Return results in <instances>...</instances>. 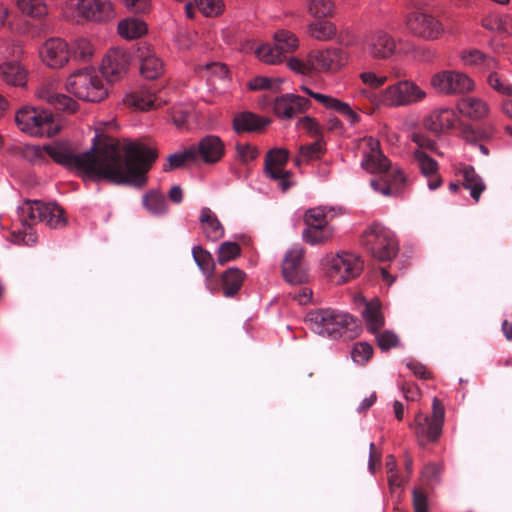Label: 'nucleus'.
I'll return each instance as SVG.
<instances>
[{
  "mask_svg": "<svg viewBox=\"0 0 512 512\" xmlns=\"http://www.w3.org/2000/svg\"><path fill=\"white\" fill-rule=\"evenodd\" d=\"M91 149L75 154L68 143L47 145L48 160L76 170L89 177L105 179L115 184H131L142 187L147 182V173L158 157L157 150L139 142L124 146L122 161L119 143L111 137H96Z\"/></svg>",
  "mask_w": 512,
  "mask_h": 512,
  "instance_id": "1",
  "label": "nucleus"
},
{
  "mask_svg": "<svg viewBox=\"0 0 512 512\" xmlns=\"http://www.w3.org/2000/svg\"><path fill=\"white\" fill-rule=\"evenodd\" d=\"M308 327L318 335L338 338L356 326L353 316L331 308L310 310L304 318Z\"/></svg>",
  "mask_w": 512,
  "mask_h": 512,
  "instance_id": "2",
  "label": "nucleus"
},
{
  "mask_svg": "<svg viewBox=\"0 0 512 512\" xmlns=\"http://www.w3.org/2000/svg\"><path fill=\"white\" fill-rule=\"evenodd\" d=\"M426 96L416 82L405 79L388 85L377 94H369L368 99L376 107L397 108L421 102Z\"/></svg>",
  "mask_w": 512,
  "mask_h": 512,
  "instance_id": "3",
  "label": "nucleus"
},
{
  "mask_svg": "<svg viewBox=\"0 0 512 512\" xmlns=\"http://www.w3.org/2000/svg\"><path fill=\"white\" fill-rule=\"evenodd\" d=\"M65 89L87 102H101L108 96V89L102 77L91 67L71 73L66 79Z\"/></svg>",
  "mask_w": 512,
  "mask_h": 512,
  "instance_id": "4",
  "label": "nucleus"
},
{
  "mask_svg": "<svg viewBox=\"0 0 512 512\" xmlns=\"http://www.w3.org/2000/svg\"><path fill=\"white\" fill-rule=\"evenodd\" d=\"M361 244L373 258L382 262L394 259L399 251L395 234L379 223H373L364 230Z\"/></svg>",
  "mask_w": 512,
  "mask_h": 512,
  "instance_id": "5",
  "label": "nucleus"
},
{
  "mask_svg": "<svg viewBox=\"0 0 512 512\" xmlns=\"http://www.w3.org/2000/svg\"><path fill=\"white\" fill-rule=\"evenodd\" d=\"M444 421V404L439 398L434 397L432 400L431 417L419 411L416 413L413 422L409 424V427L414 432L418 444L424 447L439 441L442 435Z\"/></svg>",
  "mask_w": 512,
  "mask_h": 512,
  "instance_id": "6",
  "label": "nucleus"
},
{
  "mask_svg": "<svg viewBox=\"0 0 512 512\" xmlns=\"http://www.w3.org/2000/svg\"><path fill=\"white\" fill-rule=\"evenodd\" d=\"M18 128L35 137H53L60 131V125L53 114L44 109L24 107L15 115Z\"/></svg>",
  "mask_w": 512,
  "mask_h": 512,
  "instance_id": "7",
  "label": "nucleus"
},
{
  "mask_svg": "<svg viewBox=\"0 0 512 512\" xmlns=\"http://www.w3.org/2000/svg\"><path fill=\"white\" fill-rule=\"evenodd\" d=\"M325 265L329 277L338 283H346L357 278L364 269L361 256L349 251L327 255Z\"/></svg>",
  "mask_w": 512,
  "mask_h": 512,
  "instance_id": "8",
  "label": "nucleus"
},
{
  "mask_svg": "<svg viewBox=\"0 0 512 512\" xmlns=\"http://www.w3.org/2000/svg\"><path fill=\"white\" fill-rule=\"evenodd\" d=\"M430 85L437 93L447 96L466 95L476 88L475 81L458 70H442L433 74Z\"/></svg>",
  "mask_w": 512,
  "mask_h": 512,
  "instance_id": "9",
  "label": "nucleus"
},
{
  "mask_svg": "<svg viewBox=\"0 0 512 512\" xmlns=\"http://www.w3.org/2000/svg\"><path fill=\"white\" fill-rule=\"evenodd\" d=\"M361 48L369 58L376 61H387L398 52L396 38L382 28L366 32L361 41Z\"/></svg>",
  "mask_w": 512,
  "mask_h": 512,
  "instance_id": "10",
  "label": "nucleus"
},
{
  "mask_svg": "<svg viewBox=\"0 0 512 512\" xmlns=\"http://www.w3.org/2000/svg\"><path fill=\"white\" fill-rule=\"evenodd\" d=\"M289 158V150L279 147L268 150L264 157V175L269 180L277 182L283 192L288 191L294 185L293 173L286 169Z\"/></svg>",
  "mask_w": 512,
  "mask_h": 512,
  "instance_id": "11",
  "label": "nucleus"
},
{
  "mask_svg": "<svg viewBox=\"0 0 512 512\" xmlns=\"http://www.w3.org/2000/svg\"><path fill=\"white\" fill-rule=\"evenodd\" d=\"M310 60L315 73L335 75L348 65L350 55L341 47L328 46L311 50Z\"/></svg>",
  "mask_w": 512,
  "mask_h": 512,
  "instance_id": "12",
  "label": "nucleus"
},
{
  "mask_svg": "<svg viewBox=\"0 0 512 512\" xmlns=\"http://www.w3.org/2000/svg\"><path fill=\"white\" fill-rule=\"evenodd\" d=\"M406 26L416 37L427 41L440 39L445 28L442 22L435 16L421 11H413L407 15Z\"/></svg>",
  "mask_w": 512,
  "mask_h": 512,
  "instance_id": "13",
  "label": "nucleus"
},
{
  "mask_svg": "<svg viewBox=\"0 0 512 512\" xmlns=\"http://www.w3.org/2000/svg\"><path fill=\"white\" fill-rule=\"evenodd\" d=\"M361 166L371 174H382L391 169V161L383 154L378 139L366 136L360 140Z\"/></svg>",
  "mask_w": 512,
  "mask_h": 512,
  "instance_id": "14",
  "label": "nucleus"
},
{
  "mask_svg": "<svg viewBox=\"0 0 512 512\" xmlns=\"http://www.w3.org/2000/svg\"><path fill=\"white\" fill-rule=\"evenodd\" d=\"M39 57L48 68L61 69L70 61L71 48L64 39L50 37L40 46Z\"/></svg>",
  "mask_w": 512,
  "mask_h": 512,
  "instance_id": "15",
  "label": "nucleus"
},
{
  "mask_svg": "<svg viewBox=\"0 0 512 512\" xmlns=\"http://www.w3.org/2000/svg\"><path fill=\"white\" fill-rule=\"evenodd\" d=\"M129 66V54L122 48H111L104 55L100 70L107 81L118 82L127 75Z\"/></svg>",
  "mask_w": 512,
  "mask_h": 512,
  "instance_id": "16",
  "label": "nucleus"
},
{
  "mask_svg": "<svg viewBox=\"0 0 512 512\" xmlns=\"http://www.w3.org/2000/svg\"><path fill=\"white\" fill-rule=\"evenodd\" d=\"M305 249L301 246L288 250L282 261V275L292 285H300L308 280L304 265Z\"/></svg>",
  "mask_w": 512,
  "mask_h": 512,
  "instance_id": "17",
  "label": "nucleus"
},
{
  "mask_svg": "<svg viewBox=\"0 0 512 512\" xmlns=\"http://www.w3.org/2000/svg\"><path fill=\"white\" fill-rule=\"evenodd\" d=\"M383 177L371 180L372 188L388 197L401 195L407 187V177L403 170L398 167H392Z\"/></svg>",
  "mask_w": 512,
  "mask_h": 512,
  "instance_id": "18",
  "label": "nucleus"
},
{
  "mask_svg": "<svg viewBox=\"0 0 512 512\" xmlns=\"http://www.w3.org/2000/svg\"><path fill=\"white\" fill-rule=\"evenodd\" d=\"M311 102L300 95L288 93L277 97L274 101L273 110L280 119L290 120L299 114L309 110Z\"/></svg>",
  "mask_w": 512,
  "mask_h": 512,
  "instance_id": "19",
  "label": "nucleus"
},
{
  "mask_svg": "<svg viewBox=\"0 0 512 512\" xmlns=\"http://www.w3.org/2000/svg\"><path fill=\"white\" fill-rule=\"evenodd\" d=\"M192 146L196 153V161L208 165L220 162L226 151L224 142L216 135H207Z\"/></svg>",
  "mask_w": 512,
  "mask_h": 512,
  "instance_id": "20",
  "label": "nucleus"
},
{
  "mask_svg": "<svg viewBox=\"0 0 512 512\" xmlns=\"http://www.w3.org/2000/svg\"><path fill=\"white\" fill-rule=\"evenodd\" d=\"M300 89L323 105L326 109L334 110L346 118L350 126H356L361 121V116L351 105L330 95L312 91L307 86H301Z\"/></svg>",
  "mask_w": 512,
  "mask_h": 512,
  "instance_id": "21",
  "label": "nucleus"
},
{
  "mask_svg": "<svg viewBox=\"0 0 512 512\" xmlns=\"http://www.w3.org/2000/svg\"><path fill=\"white\" fill-rule=\"evenodd\" d=\"M460 118L456 111L449 107L432 110L424 119L423 126L436 134L448 132L456 127Z\"/></svg>",
  "mask_w": 512,
  "mask_h": 512,
  "instance_id": "22",
  "label": "nucleus"
},
{
  "mask_svg": "<svg viewBox=\"0 0 512 512\" xmlns=\"http://www.w3.org/2000/svg\"><path fill=\"white\" fill-rule=\"evenodd\" d=\"M77 10L88 21L106 22L115 18L114 5L110 0H80Z\"/></svg>",
  "mask_w": 512,
  "mask_h": 512,
  "instance_id": "23",
  "label": "nucleus"
},
{
  "mask_svg": "<svg viewBox=\"0 0 512 512\" xmlns=\"http://www.w3.org/2000/svg\"><path fill=\"white\" fill-rule=\"evenodd\" d=\"M123 101L128 107L139 111L158 109L167 103L166 100L157 97L154 91L146 86L139 87L127 93Z\"/></svg>",
  "mask_w": 512,
  "mask_h": 512,
  "instance_id": "24",
  "label": "nucleus"
},
{
  "mask_svg": "<svg viewBox=\"0 0 512 512\" xmlns=\"http://www.w3.org/2000/svg\"><path fill=\"white\" fill-rule=\"evenodd\" d=\"M413 158L421 174L426 178L429 189L439 188L443 184V179L439 173L438 162L420 149L413 152Z\"/></svg>",
  "mask_w": 512,
  "mask_h": 512,
  "instance_id": "25",
  "label": "nucleus"
},
{
  "mask_svg": "<svg viewBox=\"0 0 512 512\" xmlns=\"http://www.w3.org/2000/svg\"><path fill=\"white\" fill-rule=\"evenodd\" d=\"M138 52L142 76L154 80L163 75L164 63L149 45H143L138 49Z\"/></svg>",
  "mask_w": 512,
  "mask_h": 512,
  "instance_id": "26",
  "label": "nucleus"
},
{
  "mask_svg": "<svg viewBox=\"0 0 512 512\" xmlns=\"http://www.w3.org/2000/svg\"><path fill=\"white\" fill-rule=\"evenodd\" d=\"M27 68L17 60H8L0 63V79L6 85L25 87L28 82Z\"/></svg>",
  "mask_w": 512,
  "mask_h": 512,
  "instance_id": "27",
  "label": "nucleus"
},
{
  "mask_svg": "<svg viewBox=\"0 0 512 512\" xmlns=\"http://www.w3.org/2000/svg\"><path fill=\"white\" fill-rule=\"evenodd\" d=\"M456 109L462 116L471 120H482L490 114L489 104L484 99L474 96L459 99Z\"/></svg>",
  "mask_w": 512,
  "mask_h": 512,
  "instance_id": "28",
  "label": "nucleus"
},
{
  "mask_svg": "<svg viewBox=\"0 0 512 512\" xmlns=\"http://www.w3.org/2000/svg\"><path fill=\"white\" fill-rule=\"evenodd\" d=\"M456 176L463 177V187L470 191L471 197L475 202H478L482 192L486 186L481 177L475 172V169L464 163H459L453 166Z\"/></svg>",
  "mask_w": 512,
  "mask_h": 512,
  "instance_id": "29",
  "label": "nucleus"
},
{
  "mask_svg": "<svg viewBox=\"0 0 512 512\" xmlns=\"http://www.w3.org/2000/svg\"><path fill=\"white\" fill-rule=\"evenodd\" d=\"M267 118L261 117L255 113L244 111L236 113L232 119V127L238 134L258 132L264 129L268 124Z\"/></svg>",
  "mask_w": 512,
  "mask_h": 512,
  "instance_id": "30",
  "label": "nucleus"
},
{
  "mask_svg": "<svg viewBox=\"0 0 512 512\" xmlns=\"http://www.w3.org/2000/svg\"><path fill=\"white\" fill-rule=\"evenodd\" d=\"M192 256L197 266L205 276L206 287L211 292L217 291V285H212V279L216 269V264L212 254L201 246H194L192 249Z\"/></svg>",
  "mask_w": 512,
  "mask_h": 512,
  "instance_id": "31",
  "label": "nucleus"
},
{
  "mask_svg": "<svg viewBox=\"0 0 512 512\" xmlns=\"http://www.w3.org/2000/svg\"><path fill=\"white\" fill-rule=\"evenodd\" d=\"M459 59L466 67L477 68L483 71L497 67V61L478 49H465L460 52Z\"/></svg>",
  "mask_w": 512,
  "mask_h": 512,
  "instance_id": "32",
  "label": "nucleus"
},
{
  "mask_svg": "<svg viewBox=\"0 0 512 512\" xmlns=\"http://www.w3.org/2000/svg\"><path fill=\"white\" fill-rule=\"evenodd\" d=\"M338 30L334 22L325 19H317L307 24L306 34L311 39L319 42L333 41Z\"/></svg>",
  "mask_w": 512,
  "mask_h": 512,
  "instance_id": "33",
  "label": "nucleus"
},
{
  "mask_svg": "<svg viewBox=\"0 0 512 512\" xmlns=\"http://www.w3.org/2000/svg\"><path fill=\"white\" fill-rule=\"evenodd\" d=\"M220 279L223 295L230 298L236 296L241 290L246 279V273L237 267H231L221 274Z\"/></svg>",
  "mask_w": 512,
  "mask_h": 512,
  "instance_id": "34",
  "label": "nucleus"
},
{
  "mask_svg": "<svg viewBox=\"0 0 512 512\" xmlns=\"http://www.w3.org/2000/svg\"><path fill=\"white\" fill-rule=\"evenodd\" d=\"M335 228L329 223L305 226L302 239L310 245H323L333 240Z\"/></svg>",
  "mask_w": 512,
  "mask_h": 512,
  "instance_id": "35",
  "label": "nucleus"
},
{
  "mask_svg": "<svg viewBox=\"0 0 512 512\" xmlns=\"http://www.w3.org/2000/svg\"><path fill=\"white\" fill-rule=\"evenodd\" d=\"M17 10L25 17L42 21L49 15V6L45 0H16Z\"/></svg>",
  "mask_w": 512,
  "mask_h": 512,
  "instance_id": "36",
  "label": "nucleus"
},
{
  "mask_svg": "<svg viewBox=\"0 0 512 512\" xmlns=\"http://www.w3.org/2000/svg\"><path fill=\"white\" fill-rule=\"evenodd\" d=\"M201 228L210 241H217L224 235V228L216 215L209 209L203 208L200 214Z\"/></svg>",
  "mask_w": 512,
  "mask_h": 512,
  "instance_id": "37",
  "label": "nucleus"
},
{
  "mask_svg": "<svg viewBox=\"0 0 512 512\" xmlns=\"http://www.w3.org/2000/svg\"><path fill=\"white\" fill-rule=\"evenodd\" d=\"M117 32L123 39L134 40L146 35L148 26L145 21L130 17L118 23Z\"/></svg>",
  "mask_w": 512,
  "mask_h": 512,
  "instance_id": "38",
  "label": "nucleus"
},
{
  "mask_svg": "<svg viewBox=\"0 0 512 512\" xmlns=\"http://www.w3.org/2000/svg\"><path fill=\"white\" fill-rule=\"evenodd\" d=\"M273 40L278 50L282 52L284 58H286V54L297 51L300 46V41L297 35L286 29L276 31L274 33Z\"/></svg>",
  "mask_w": 512,
  "mask_h": 512,
  "instance_id": "39",
  "label": "nucleus"
},
{
  "mask_svg": "<svg viewBox=\"0 0 512 512\" xmlns=\"http://www.w3.org/2000/svg\"><path fill=\"white\" fill-rule=\"evenodd\" d=\"M363 318L365 320L367 329L371 333H376L383 327L384 316L381 312V305L379 301H371L366 304L363 311Z\"/></svg>",
  "mask_w": 512,
  "mask_h": 512,
  "instance_id": "40",
  "label": "nucleus"
},
{
  "mask_svg": "<svg viewBox=\"0 0 512 512\" xmlns=\"http://www.w3.org/2000/svg\"><path fill=\"white\" fill-rule=\"evenodd\" d=\"M167 164L163 167L165 172L181 168L187 164L196 163V153L192 145L169 155Z\"/></svg>",
  "mask_w": 512,
  "mask_h": 512,
  "instance_id": "41",
  "label": "nucleus"
},
{
  "mask_svg": "<svg viewBox=\"0 0 512 512\" xmlns=\"http://www.w3.org/2000/svg\"><path fill=\"white\" fill-rule=\"evenodd\" d=\"M45 209L46 203L35 200L26 201L21 207V213L25 221H30V224L43 222L45 223Z\"/></svg>",
  "mask_w": 512,
  "mask_h": 512,
  "instance_id": "42",
  "label": "nucleus"
},
{
  "mask_svg": "<svg viewBox=\"0 0 512 512\" xmlns=\"http://www.w3.org/2000/svg\"><path fill=\"white\" fill-rule=\"evenodd\" d=\"M307 11L316 19L330 18L335 14V2L333 0H308Z\"/></svg>",
  "mask_w": 512,
  "mask_h": 512,
  "instance_id": "43",
  "label": "nucleus"
},
{
  "mask_svg": "<svg viewBox=\"0 0 512 512\" xmlns=\"http://www.w3.org/2000/svg\"><path fill=\"white\" fill-rule=\"evenodd\" d=\"M255 54L260 61L269 65L280 64L285 60L282 52L278 50L275 43L273 46L267 43L261 44L256 48Z\"/></svg>",
  "mask_w": 512,
  "mask_h": 512,
  "instance_id": "44",
  "label": "nucleus"
},
{
  "mask_svg": "<svg viewBox=\"0 0 512 512\" xmlns=\"http://www.w3.org/2000/svg\"><path fill=\"white\" fill-rule=\"evenodd\" d=\"M73 55L80 62L91 61L96 53L95 45L86 38H78L73 42Z\"/></svg>",
  "mask_w": 512,
  "mask_h": 512,
  "instance_id": "45",
  "label": "nucleus"
},
{
  "mask_svg": "<svg viewBox=\"0 0 512 512\" xmlns=\"http://www.w3.org/2000/svg\"><path fill=\"white\" fill-rule=\"evenodd\" d=\"M143 205L150 213L155 215L162 214L167 209L164 195L154 190L144 195Z\"/></svg>",
  "mask_w": 512,
  "mask_h": 512,
  "instance_id": "46",
  "label": "nucleus"
},
{
  "mask_svg": "<svg viewBox=\"0 0 512 512\" xmlns=\"http://www.w3.org/2000/svg\"><path fill=\"white\" fill-rule=\"evenodd\" d=\"M228 68L225 64L213 62L199 67V73L206 77L207 81L214 84L216 79L225 80L228 78Z\"/></svg>",
  "mask_w": 512,
  "mask_h": 512,
  "instance_id": "47",
  "label": "nucleus"
},
{
  "mask_svg": "<svg viewBox=\"0 0 512 512\" xmlns=\"http://www.w3.org/2000/svg\"><path fill=\"white\" fill-rule=\"evenodd\" d=\"M59 81L54 78L44 80L36 90V97L48 104H52L57 97Z\"/></svg>",
  "mask_w": 512,
  "mask_h": 512,
  "instance_id": "48",
  "label": "nucleus"
},
{
  "mask_svg": "<svg viewBox=\"0 0 512 512\" xmlns=\"http://www.w3.org/2000/svg\"><path fill=\"white\" fill-rule=\"evenodd\" d=\"M242 249L237 242H223L217 250V262L224 265L229 261L235 260L241 255Z\"/></svg>",
  "mask_w": 512,
  "mask_h": 512,
  "instance_id": "49",
  "label": "nucleus"
},
{
  "mask_svg": "<svg viewBox=\"0 0 512 512\" xmlns=\"http://www.w3.org/2000/svg\"><path fill=\"white\" fill-rule=\"evenodd\" d=\"M444 465L441 462H430L424 465L421 471V480L428 486H434L441 480Z\"/></svg>",
  "mask_w": 512,
  "mask_h": 512,
  "instance_id": "50",
  "label": "nucleus"
},
{
  "mask_svg": "<svg viewBox=\"0 0 512 512\" xmlns=\"http://www.w3.org/2000/svg\"><path fill=\"white\" fill-rule=\"evenodd\" d=\"M45 209V224L56 228L59 226H64L66 224V219L64 217V210L55 203H46Z\"/></svg>",
  "mask_w": 512,
  "mask_h": 512,
  "instance_id": "51",
  "label": "nucleus"
},
{
  "mask_svg": "<svg viewBox=\"0 0 512 512\" xmlns=\"http://www.w3.org/2000/svg\"><path fill=\"white\" fill-rule=\"evenodd\" d=\"M198 10L206 17H217L224 12L223 0H194Z\"/></svg>",
  "mask_w": 512,
  "mask_h": 512,
  "instance_id": "52",
  "label": "nucleus"
},
{
  "mask_svg": "<svg viewBox=\"0 0 512 512\" xmlns=\"http://www.w3.org/2000/svg\"><path fill=\"white\" fill-rule=\"evenodd\" d=\"M287 66L291 71L303 76H311L315 73V69L312 67V62L310 60V52L307 54L305 60L297 57H291L287 61Z\"/></svg>",
  "mask_w": 512,
  "mask_h": 512,
  "instance_id": "53",
  "label": "nucleus"
},
{
  "mask_svg": "<svg viewBox=\"0 0 512 512\" xmlns=\"http://www.w3.org/2000/svg\"><path fill=\"white\" fill-rule=\"evenodd\" d=\"M373 356V347L367 342H357L351 350V358L357 364L367 363Z\"/></svg>",
  "mask_w": 512,
  "mask_h": 512,
  "instance_id": "54",
  "label": "nucleus"
},
{
  "mask_svg": "<svg viewBox=\"0 0 512 512\" xmlns=\"http://www.w3.org/2000/svg\"><path fill=\"white\" fill-rule=\"evenodd\" d=\"M305 226L329 223L327 211L324 207L309 208L303 215Z\"/></svg>",
  "mask_w": 512,
  "mask_h": 512,
  "instance_id": "55",
  "label": "nucleus"
},
{
  "mask_svg": "<svg viewBox=\"0 0 512 512\" xmlns=\"http://www.w3.org/2000/svg\"><path fill=\"white\" fill-rule=\"evenodd\" d=\"M299 153L309 162L319 160L325 153L324 143L317 140L311 144L301 145Z\"/></svg>",
  "mask_w": 512,
  "mask_h": 512,
  "instance_id": "56",
  "label": "nucleus"
},
{
  "mask_svg": "<svg viewBox=\"0 0 512 512\" xmlns=\"http://www.w3.org/2000/svg\"><path fill=\"white\" fill-rule=\"evenodd\" d=\"M235 150L237 159L243 164H248L259 156L258 148L250 143H237Z\"/></svg>",
  "mask_w": 512,
  "mask_h": 512,
  "instance_id": "57",
  "label": "nucleus"
},
{
  "mask_svg": "<svg viewBox=\"0 0 512 512\" xmlns=\"http://www.w3.org/2000/svg\"><path fill=\"white\" fill-rule=\"evenodd\" d=\"M26 159L32 164L40 165L48 162L47 145L27 146L24 151Z\"/></svg>",
  "mask_w": 512,
  "mask_h": 512,
  "instance_id": "58",
  "label": "nucleus"
},
{
  "mask_svg": "<svg viewBox=\"0 0 512 512\" xmlns=\"http://www.w3.org/2000/svg\"><path fill=\"white\" fill-rule=\"evenodd\" d=\"M58 110L67 112V113H75L79 109V104L76 100L67 96L65 94L59 93L55 98L54 102L51 104Z\"/></svg>",
  "mask_w": 512,
  "mask_h": 512,
  "instance_id": "59",
  "label": "nucleus"
},
{
  "mask_svg": "<svg viewBox=\"0 0 512 512\" xmlns=\"http://www.w3.org/2000/svg\"><path fill=\"white\" fill-rule=\"evenodd\" d=\"M361 82L372 89H378L382 87L387 81L386 75H377L373 71H363L359 74Z\"/></svg>",
  "mask_w": 512,
  "mask_h": 512,
  "instance_id": "60",
  "label": "nucleus"
},
{
  "mask_svg": "<svg viewBox=\"0 0 512 512\" xmlns=\"http://www.w3.org/2000/svg\"><path fill=\"white\" fill-rule=\"evenodd\" d=\"M407 368L413 373V375L422 380L434 379L433 372L423 363L417 360H410L406 363Z\"/></svg>",
  "mask_w": 512,
  "mask_h": 512,
  "instance_id": "61",
  "label": "nucleus"
},
{
  "mask_svg": "<svg viewBox=\"0 0 512 512\" xmlns=\"http://www.w3.org/2000/svg\"><path fill=\"white\" fill-rule=\"evenodd\" d=\"M488 84L492 89L500 94L512 96V85L504 82L500 75L496 72L491 73L488 76Z\"/></svg>",
  "mask_w": 512,
  "mask_h": 512,
  "instance_id": "62",
  "label": "nucleus"
},
{
  "mask_svg": "<svg viewBox=\"0 0 512 512\" xmlns=\"http://www.w3.org/2000/svg\"><path fill=\"white\" fill-rule=\"evenodd\" d=\"M376 339L379 348L384 351L396 347L399 343L397 335L390 331L380 333Z\"/></svg>",
  "mask_w": 512,
  "mask_h": 512,
  "instance_id": "63",
  "label": "nucleus"
},
{
  "mask_svg": "<svg viewBox=\"0 0 512 512\" xmlns=\"http://www.w3.org/2000/svg\"><path fill=\"white\" fill-rule=\"evenodd\" d=\"M297 127L299 129L305 130L312 136H317L320 134V126L315 118L310 116H304L300 118L297 122Z\"/></svg>",
  "mask_w": 512,
  "mask_h": 512,
  "instance_id": "64",
  "label": "nucleus"
}]
</instances>
